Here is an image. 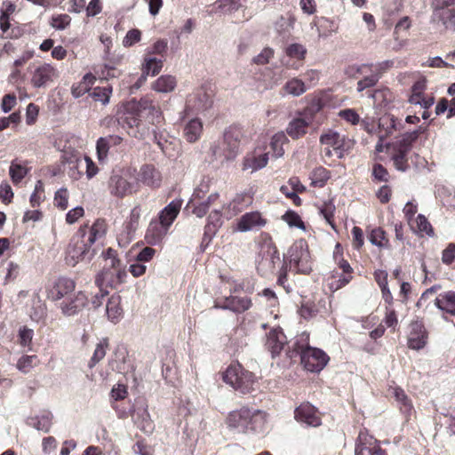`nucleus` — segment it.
<instances>
[{"instance_id": "58836bf2", "label": "nucleus", "mask_w": 455, "mask_h": 455, "mask_svg": "<svg viewBox=\"0 0 455 455\" xmlns=\"http://www.w3.org/2000/svg\"><path fill=\"white\" fill-rule=\"evenodd\" d=\"M310 186L323 188L331 178V172L323 166L315 167L310 173Z\"/></svg>"}, {"instance_id": "412c9836", "label": "nucleus", "mask_w": 455, "mask_h": 455, "mask_svg": "<svg viewBox=\"0 0 455 455\" xmlns=\"http://www.w3.org/2000/svg\"><path fill=\"white\" fill-rule=\"evenodd\" d=\"M428 333L421 321H413L410 324L408 335V347L411 349L419 350L425 347L427 343Z\"/></svg>"}, {"instance_id": "a19ab883", "label": "nucleus", "mask_w": 455, "mask_h": 455, "mask_svg": "<svg viewBox=\"0 0 455 455\" xmlns=\"http://www.w3.org/2000/svg\"><path fill=\"white\" fill-rule=\"evenodd\" d=\"M268 162V153L260 154L259 156H248L243 160V169H251L252 171L259 170L265 167Z\"/></svg>"}, {"instance_id": "13d9d810", "label": "nucleus", "mask_w": 455, "mask_h": 455, "mask_svg": "<svg viewBox=\"0 0 455 455\" xmlns=\"http://www.w3.org/2000/svg\"><path fill=\"white\" fill-rule=\"evenodd\" d=\"M363 78L357 83V91L363 92L367 88L373 87L379 82V75H375L372 71L366 75H363Z\"/></svg>"}, {"instance_id": "f3484780", "label": "nucleus", "mask_w": 455, "mask_h": 455, "mask_svg": "<svg viewBox=\"0 0 455 455\" xmlns=\"http://www.w3.org/2000/svg\"><path fill=\"white\" fill-rule=\"evenodd\" d=\"M267 224V220L259 211L245 212L236 220L235 230L248 232L259 230Z\"/></svg>"}, {"instance_id": "49530a36", "label": "nucleus", "mask_w": 455, "mask_h": 455, "mask_svg": "<svg viewBox=\"0 0 455 455\" xmlns=\"http://www.w3.org/2000/svg\"><path fill=\"white\" fill-rule=\"evenodd\" d=\"M109 348V340L108 338L102 339L100 343L97 344L96 348L91 357L88 366L92 369L98 363H100L106 355L107 350Z\"/></svg>"}, {"instance_id": "774afa93", "label": "nucleus", "mask_w": 455, "mask_h": 455, "mask_svg": "<svg viewBox=\"0 0 455 455\" xmlns=\"http://www.w3.org/2000/svg\"><path fill=\"white\" fill-rule=\"evenodd\" d=\"M275 52L270 47H265L260 53L253 58V62L257 65L267 64L274 57Z\"/></svg>"}, {"instance_id": "f257e3e1", "label": "nucleus", "mask_w": 455, "mask_h": 455, "mask_svg": "<svg viewBox=\"0 0 455 455\" xmlns=\"http://www.w3.org/2000/svg\"><path fill=\"white\" fill-rule=\"evenodd\" d=\"M309 341V333L303 331L296 336L286 355L291 360L299 356L300 363L307 371L319 373L330 362V356L321 348L311 347Z\"/></svg>"}, {"instance_id": "e2e57ef3", "label": "nucleus", "mask_w": 455, "mask_h": 455, "mask_svg": "<svg viewBox=\"0 0 455 455\" xmlns=\"http://www.w3.org/2000/svg\"><path fill=\"white\" fill-rule=\"evenodd\" d=\"M109 149H110V147L108 144L105 138H103V137L99 138L96 142V150H97L98 160L100 163H103L107 160Z\"/></svg>"}, {"instance_id": "4d7b16f0", "label": "nucleus", "mask_w": 455, "mask_h": 455, "mask_svg": "<svg viewBox=\"0 0 455 455\" xmlns=\"http://www.w3.org/2000/svg\"><path fill=\"white\" fill-rule=\"evenodd\" d=\"M282 219L290 226L295 227L300 229H305V224L301 220L300 216L294 211H287L282 217Z\"/></svg>"}, {"instance_id": "5fc2aeb1", "label": "nucleus", "mask_w": 455, "mask_h": 455, "mask_svg": "<svg viewBox=\"0 0 455 455\" xmlns=\"http://www.w3.org/2000/svg\"><path fill=\"white\" fill-rule=\"evenodd\" d=\"M369 240L372 244L379 247H386L388 245L386 232L381 228L372 229L369 235Z\"/></svg>"}, {"instance_id": "9d476101", "label": "nucleus", "mask_w": 455, "mask_h": 455, "mask_svg": "<svg viewBox=\"0 0 455 455\" xmlns=\"http://www.w3.org/2000/svg\"><path fill=\"white\" fill-rule=\"evenodd\" d=\"M334 259L339 267V270H333L329 278V288L332 291H338L347 285L353 278V268L348 261L342 257V248L337 243L334 251Z\"/></svg>"}, {"instance_id": "7ed1b4c3", "label": "nucleus", "mask_w": 455, "mask_h": 455, "mask_svg": "<svg viewBox=\"0 0 455 455\" xmlns=\"http://www.w3.org/2000/svg\"><path fill=\"white\" fill-rule=\"evenodd\" d=\"M267 413L264 411L242 406L230 411L225 423L229 429L242 434H259L266 429Z\"/></svg>"}, {"instance_id": "7c9ffc66", "label": "nucleus", "mask_w": 455, "mask_h": 455, "mask_svg": "<svg viewBox=\"0 0 455 455\" xmlns=\"http://www.w3.org/2000/svg\"><path fill=\"white\" fill-rule=\"evenodd\" d=\"M435 305L443 312L455 316V291H448L440 293L435 299Z\"/></svg>"}, {"instance_id": "0eeeda50", "label": "nucleus", "mask_w": 455, "mask_h": 455, "mask_svg": "<svg viewBox=\"0 0 455 455\" xmlns=\"http://www.w3.org/2000/svg\"><path fill=\"white\" fill-rule=\"evenodd\" d=\"M281 262L279 251L268 233L259 235V251L256 259V268L261 276L274 274L275 267Z\"/></svg>"}, {"instance_id": "37998d69", "label": "nucleus", "mask_w": 455, "mask_h": 455, "mask_svg": "<svg viewBox=\"0 0 455 455\" xmlns=\"http://www.w3.org/2000/svg\"><path fill=\"white\" fill-rule=\"evenodd\" d=\"M29 169L17 159L12 161L9 174L13 184H19L28 174Z\"/></svg>"}, {"instance_id": "dca6fc26", "label": "nucleus", "mask_w": 455, "mask_h": 455, "mask_svg": "<svg viewBox=\"0 0 455 455\" xmlns=\"http://www.w3.org/2000/svg\"><path fill=\"white\" fill-rule=\"evenodd\" d=\"M252 307V300L248 296L230 294L215 301L214 307L242 314Z\"/></svg>"}, {"instance_id": "1a4fd4ad", "label": "nucleus", "mask_w": 455, "mask_h": 455, "mask_svg": "<svg viewBox=\"0 0 455 455\" xmlns=\"http://www.w3.org/2000/svg\"><path fill=\"white\" fill-rule=\"evenodd\" d=\"M322 146H324L323 154L326 157H331L333 153L339 157L342 158L345 155L348 154L354 146V141L339 132L328 130L323 132L319 139Z\"/></svg>"}, {"instance_id": "09e8293b", "label": "nucleus", "mask_w": 455, "mask_h": 455, "mask_svg": "<svg viewBox=\"0 0 455 455\" xmlns=\"http://www.w3.org/2000/svg\"><path fill=\"white\" fill-rule=\"evenodd\" d=\"M214 213L216 215L215 220H213L214 217L212 214L208 217V222L204 227V233L203 237L204 243H209L211 242L220 225V217L219 216V212H215Z\"/></svg>"}, {"instance_id": "864d4df0", "label": "nucleus", "mask_w": 455, "mask_h": 455, "mask_svg": "<svg viewBox=\"0 0 455 455\" xmlns=\"http://www.w3.org/2000/svg\"><path fill=\"white\" fill-rule=\"evenodd\" d=\"M285 140L286 138L283 134H275L273 136L270 142V149L274 157L278 158L283 156L284 149L283 148V145Z\"/></svg>"}, {"instance_id": "6ab92c4d", "label": "nucleus", "mask_w": 455, "mask_h": 455, "mask_svg": "<svg viewBox=\"0 0 455 455\" xmlns=\"http://www.w3.org/2000/svg\"><path fill=\"white\" fill-rule=\"evenodd\" d=\"M213 92L206 84L196 89L188 99V107L196 111H204L212 105Z\"/></svg>"}, {"instance_id": "c85d7f7f", "label": "nucleus", "mask_w": 455, "mask_h": 455, "mask_svg": "<svg viewBox=\"0 0 455 455\" xmlns=\"http://www.w3.org/2000/svg\"><path fill=\"white\" fill-rule=\"evenodd\" d=\"M242 137L241 130L237 127H229L224 133V143L227 145L226 158L233 159L235 157Z\"/></svg>"}, {"instance_id": "ea45409f", "label": "nucleus", "mask_w": 455, "mask_h": 455, "mask_svg": "<svg viewBox=\"0 0 455 455\" xmlns=\"http://www.w3.org/2000/svg\"><path fill=\"white\" fill-rule=\"evenodd\" d=\"M393 395L395 398V401L397 402L400 411L403 414L410 415L413 406L411 399L405 394L404 390L399 387H395L393 389Z\"/></svg>"}, {"instance_id": "e433bc0d", "label": "nucleus", "mask_w": 455, "mask_h": 455, "mask_svg": "<svg viewBox=\"0 0 455 455\" xmlns=\"http://www.w3.org/2000/svg\"><path fill=\"white\" fill-rule=\"evenodd\" d=\"M177 85V80L175 76L171 75H163L159 76L153 84L152 89L157 92H171Z\"/></svg>"}, {"instance_id": "b1692460", "label": "nucleus", "mask_w": 455, "mask_h": 455, "mask_svg": "<svg viewBox=\"0 0 455 455\" xmlns=\"http://www.w3.org/2000/svg\"><path fill=\"white\" fill-rule=\"evenodd\" d=\"M255 193L256 189L252 187L243 192L237 193L228 204V210L231 212L233 215H237L242 212L252 204Z\"/></svg>"}, {"instance_id": "72a5a7b5", "label": "nucleus", "mask_w": 455, "mask_h": 455, "mask_svg": "<svg viewBox=\"0 0 455 455\" xmlns=\"http://www.w3.org/2000/svg\"><path fill=\"white\" fill-rule=\"evenodd\" d=\"M164 66L162 59L156 57L146 56L142 64V78L147 79V76H156L160 73Z\"/></svg>"}, {"instance_id": "79ce46f5", "label": "nucleus", "mask_w": 455, "mask_h": 455, "mask_svg": "<svg viewBox=\"0 0 455 455\" xmlns=\"http://www.w3.org/2000/svg\"><path fill=\"white\" fill-rule=\"evenodd\" d=\"M320 213L323 215L326 222L331 227L334 231H337V225L335 223V211L336 206L332 199L324 201L319 207Z\"/></svg>"}, {"instance_id": "3c124183", "label": "nucleus", "mask_w": 455, "mask_h": 455, "mask_svg": "<svg viewBox=\"0 0 455 455\" xmlns=\"http://www.w3.org/2000/svg\"><path fill=\"white\" fill-rule=\"evenodd\" d=\"M112 92V86L110 85L97 86L90 95L95 101H100L103 105H107L109 102Z\"/></svg>"}, {"instance_id": "2eb2a0df", "label": "nucleus", "mask_w": 455, "mask_h": 455, "mask_svg": "<svg viewBox=\"0 0 455 455\" xmlns=\"http://www.w3.org/2000/svg\"><path fill=\"white\" fill-rule=\"evenodd\" d=\"M355 455H387L379 442L369 435L366 429L360 430L356 442Z\"/></svg>"}, {"instance_id": "bb28decb", "label": "nucleus", "mask_w": 455, "mask_h": 455, "mask_svg": "<svg viewBox=\"0 0 455 455\" xmlns=\"http://www.w3.org/2000/svg\"><path fill=\"white\" fill-rule=\"evenodd\" d=\"M80 228H84L86 242L89 244H93L105 237L108 231V223L105 219L99 218L91 227L85 224Z\"/></svg>"}, {"instance_id": "4be33fe9", "label": "nucleus", "mask_w": 455, "mask_h": 455, "mask_svg": "<svg viewBox=\"0 0 455 455\" xmlns=\"http://www.w3.org/2000/svg\"><path fill=\"white\" fill-rule=\"evenodd\" d=\"M137 180L144 186L156 189L161 187L163 176L154 164H146L140 168Z\"/></svg>"}, {"instance_id": "a211bd4d", "label": "nucleus", "mask_w": 455, "mask_h": 455, "mask_svg": "<svg viewBox=\"0 0 455 455\" xmlns=\"http://www.w3.org/2000/svg\"><path fill=\"white\" fill-rule=\"evenodd\" d=\"M294 419L307 427H316L322 424V418L317 408L308 402L302 403L294 411Z\"/></svg>"}, {"instance_id": "c9c22d12", "label": "nucleus", "mask_w": 455, "mask_h": 455, "mask_svg": "<svg viewBox=\"0 0 455 455\" xmlns=\"http://www.w3.org/2000/svg\"><path fill=\"white\" fill-rule=\"evenodd\" d=\"M96 81V77L92 73L85 74L82 80L74 84L71 88V93L75 98H79L90 91Z\"/></svg>"}, {"instance_id": "4468645a", "label": "nucleus", "mask_w": 455, "mask_h": 455, "mask_svg": "<svg viewBox=\"0 0 455 455\" xmlns=\"http://www.w3.org/2000/svg\"><path fill=\"white\" fill-rule=\"evenodd\" d=\"M455 0H432L433 17L447 29L455 30Z\"/></svg>"}, {"instance_id": "a18cd8bd", "label": "nucleus", "mask_w": 455, "mask_h": 455, "mask_svg": "<svg viewBox=\"0 0 455 455\" xmlns=\"http://www.w3.org/2000/svg\"><path fill=\"white\" fill-rule=\"evenodd\" d=\"M410 226L415 232L425 234L428 236H434L435 235L434 228H432L430 222L422 214H419L415 220L411 222Z\"/></svg>"}, {"instance_id": "2f4dec72", "label": "nucleus", "mask_w": 455, "mask_h": 455, "mask_svg": "<svg viewBox=\"0 0 455 455\" xmlns=\"http://www.w3.org/2000/svg\"><path fill=\"white\" fill-rule=\"evenodd\" d=\"M107 315L108 318L116 323H118L124 315L123 307H121V296L118 294H113L108 300L107 303Z\"/></svg>"}, {"instance_id": "4c0bfd02", "label": "nucleus", "mask_w": 455, "mask_h": 455, "mask_svg": "<svg viewBox=\"0 0 455 455\" xmlns=\"http://www.w3.org/2000/svg\"><path fill=\"white\" fill-rule=\"evenodd\" d=\"M282 90L285 94L299 97L307 92V86L301 79L293 77L284 84Z\"/></svg>"}, {"instance_id": "c756f323", "label": "nucleus", "mask_w": 455, "mask_h": 455, "mask_svg": "<svg viewBox=\"0 0 455 455\" xmlns=\"http://www.w3.org/2000/svg\"><path fill=\"white\" fill-rule=\"evenodd\" d=\"M286 344V337L283 331L272 329L267 335L266 347L271 353L272 357L280 355Z\"/></svg>"}, {"instance_id": "052dcab7", "label": "nucleus", "mask_w": 455, "mask_h": 455, "mask_svg": "<svg viewBox=\"0 0 455 455\" xmlns=\"http://www.w3.org/2000/svg\"><path fill=\"white\" fill-rule=\"evenodd\" d=\"M371 71V66L369 64H362V65H349L346 70L345 74L352 78H357L359 76L366 75Z\"/></svg>"}, {"instance_id": "39448f33", "label": "nucleus", "mask_w": 455, "mask_h": 455, "mask_svg": "<svg viewBox=\"0 0 455 455\" xmlns=\"http://www.w3.org/2000/svg\"><path fill=\"white\" fill-rule=\"evenodd\" d=\"M180 208L181 202L173 200L160 211L156 218L151 220L145 235L148 244L157 245L162 243L178 217Z\"/></svg>"}, {"instance_id": "338daca9", "label": "nucleus", "mask_w": 455, "mask_h": 455, "mask_svg": "<svg viewBox=\"0 0 455 455\" xmlns=\"http://www.w3.org/2000/svg\"><path fill=\"white\" fill-rule=\"evenodd\" d=\"M141 40V32L137 28L129 30L123 40L124 47H131Z\"/></svg>"}, {"instance_id": "393cba45", "label": "nucleus", "mask_w": 455, "mask_h": 455, "mask_svg": "<svg viewBox=\"0 0 455 455\" xmlns=\"http://www.w3.org/2000/svg\"><path fill=\"white\" fill-rule=\"evenodd\" d=\"M108 188L111 196L120 199L133 193L132 183L119 174L110 176Z\"/></svg>"}, {"instance_id": "423d86ee", "label": "nucleus", "mask_w": 455, "mask_h": 455, "mask_svg": "<svg viewBox=\"0 0 455 455\" xmlns=\"http://www.w3.org/2000/svg\"><path fill=\"white\" fill-rule=\"evenodd\" d=\"M427 127L419 126L417 130L405 132L400 140L394 142L389 148L390 158L397 171L406 172L410 168L408 155L418 140L424 136L427 140Z\"/></svg>"}, {"instance_id": "5701e85b", "label": "nucleus", "mask_w": 455, "mask_h": 455, "mask_svg": "<svg viewBox=\"0 0 455 455\" xmlns=\"http://www.w3.org/2000/svg\"><path fill=\"white\" fill-rule=\"evenodd\" d=\"M76 289V283L68 277H59L47 290V298L57 301L72 293Z\"/></svg>"}, {"instance_id": "f8f14e48", "label": "nucleus", "mask_w": 455, "mask_h": 455, "mask_svg": "<svg viewBox=\"0 0 455 455\" xmlns=\"http://www.w3.org/2000/svg\"><path fill=\"white\" fill-rule=\"evenodd\" d=\"M92 246V244L86 242L84 228H79L70 239L67 252L76 262L84 259H91L95 254Z\"/></svg>"}, {"instance_id": "cd10ccee", "label": "nucleus", "mask_w": 455, "mask_h": 455, "mask_svg": "<svg viewBox=\"0 0 455 455\" xmlns=\"http://www.w3.org/2000/svg\"><path fill=\"white\" fill-rule=\"evenodd\" d=\"M284 52L287 57L294 60L291 63L287 62L285 66L291 69H299L304 63L307 51L303 44L293 43L286 46Z\"/></svg>"}, {"instance_id": "0e129e2a", "label": "nucleus", "mask_w": 455, "mask_h": 455, "mask_svg": "<svg viewBox=\"0 0 455 455\" xmlns=\"http://www.w3.org/2000/svg\"><path fill=\"white\" fill-rule=\"evenodd\" d=\"M318 313V308L316 305L312 301H306L302 303L299 308V315L304 319H310L315 316Z\"/></svg>"}, {"instance_id": "6e6552de", "label": "nucleus", "mask_w": 455, "mask_h": 455, "mask_svg": "<svg viewBox=\"0 0 455 455\" xmlns=\"http://www.w3.org/2000/svg\"><path fill=\"white\" fill-rule=\"evenodd\" d=\"M222 380L242 395L254 391L256 376L240 363H232L222 373Z\"/></svg>"}, {"instance_id": "ddd939ff", "label": "nucleus", "mask_w": 455, "mask_h": 455, "mask_svg": "<svg viewBox=\"0 0 455 455\" xmlns=\"http://www.w3.org/2000/svg\"><path fill=\"white\" fill-rule=\"evenodd\" d=\"M130 415L134 425L142 432L145 434L153 433L155 424L148 412V405L146 398L138 397L135 399L133 409Z\"/></svg>"}, {"instance_id": "680f3d73", "label": "nucleus", "mask_w": 455, "mask_h": 455, "mask_svg": "<svg viewBox=\"0 0 455 455\" xmlns=\"http://www.w3.org/2000/svg\"><path fill=\"white\" fill-rule=\"evenodd\" d=\"M54 204L60 210H66L68 205V192L65 188H61L55 193Z\"/></svg>"}, {"instance_id": "20e7f679", "label": "nucleus", "mask_w": 455, "mask_h": 455, "mask_svg": "<svg viewBox=\"0 0 455 455\" xmlns=\"http://www.w3.org/2000/svg\"><path fill=\"white\" fill-rule=\"evenodd\" d=\"M105 260L102 270L95 276V285L100 289H116L124 283L127 277L125 267L118 258L117 251L112 248L103 251L101 253Z\"/></svg>"}, {"instance_id": "69168bd1", "label": "nucleus", "mask_w": 455, "mask_h": 455, "mask_svg": "<svg viewBox=\"0 0 455 455\" xmlns=\"http://www.w3.org/2000/svg\"><path fill=\"white\" fill-rule=\"evenodd\" d=\"M167 48H168V45H167L166 40H164V39L157 40L156 42H155L153 44V45L150 48L148 49L146 56H150L152 54H158V55H161L162 57H164L167 52Z\"/></svg>"}, {"instance_id": "a878e982", "label": "nucleus", "mask_w": 455, "mask_h": 455, "mask_svg": "<svg viewBox=\"0 0 455 455\" xmlns=\"http://www.w3.org/2000/svg\"><path fill=\"white\" fill-rule=\"evenodd\" d=\"M88 298L83 291L76 292L72 298H67L60 304L61 312L68 316L75 315L87 304Z\"/></svg>"}, {"instance_id": "aec40b11", "label": "nucleus", "mask_w": 455, "mask_h": 455, "mask_svg": "<svg viewBox=\"0 0 455 455\" xmlns=\"http://www.w3.org/2000/svg\"><path fill=\"white\" fill-rule=\"evenodd\" d=\"M59 76L58 70L49 63H43L36 67L31 75V84L35 88H41L52 83Z\"/></svg>"}, {"instance_id": "6e6d98bb", "label": "nucleus", "mask_w": 455, "mask_h": 455, "mask_svg": "<svg viewBox=\"0 0 455 455\" xmlns=\"http://www.w3.org/2000/svg\"><path fill=\"white\" fill-rule=\"evenodd\" d=\"M34 337V331L32 329L27 326H22L19 330L18 333V343L23 347H28L31 350L32 339Z\"/></svg>"}, {"instance_id": "9b49d317", "label": "nucleus", "mask_w": 455, "mask_h": 455, "mask_svg": "<svg viewBox=\"0 0 455 455\" xmlns=\"http://www.w3.org/2000/svg\"><path fill=\"white\" fill-rule=\"evenodd\" d=\"M283 260H287L289 269L293 267L297 273L308 275L312 271V261L307 247H304L302 243L292 245L288 251V256Z\"/></svg>"}, {"instance_id": "de8ad7c7", "label": "nucleus", "mask_w": 455, "mask_h": 455, "mask_svg": "<svg viewBox=\"0 0 455 455\" xmlns=\"http://www.w3.org/2000/svg\"><path fill=\"white\" fill-rule=\"evenodd\" d=\"M142 213V207L140 204H136L130 212L129 217L125 220V229L128 234L135 232L139 228L140 220Z\"/></svg>"}, {"instance_id": "bf43d9fd", "label": "nucleus", "mask_w": 455, "mask_h": 455, "mask_svg": "<svg viewBox=\"0 0 455 455\" xmlns=\"http://www.w3.org/2000/svg\"><path fill=\"white\" fill-rule=\"evenodd\" d=\"M371 175L373 181L378 182H387L390 178L388 171L381 164H373Z\"/></svg>"}, {"instance_id": "f03ea898", "label": "nucleus", "mask_w": 455, "mask_h": 455, "mask_svg": "<svg viewBox=\"0 0 455 455\" xmlns=\"http://www.w3.org/2000/svg\"><path fill=\"white\" fill-rule=\"evenodd\" d=\"M158 112L159 108L149 98L132 100L124 105L123 111L118 114L117 122L130 136L140 138L142 120Z\"/></svg>"}, {"instance_id": "603ef678", "label": "nucleus", "mask_w": 455, "mask_h": 455, "mask_svg": "<svg viewBox=\"0 0 455 455\" xmlns=\"http://www.w3.org/2000/svg\"><path fill=\"white\" fill-rule=\"evenodd\" d=\"M71 17L67 13L54 14L49 20V25L56 30H64L70 26Z\"/></svg>"}, {"instance_id": "c03bdc74", "label": "nucleus", "mask_w": 455, "mask_h": 455, "mask_svg": "<svg viewBox=\"0 0 455 455\" xmlns=\"http://www.w3.org/2000/svg\"><path fill=\"white\" fill-rule=\"evenodd\" d=\"M379 126L385 127L386 132L384 135H380V139L387 137L393 134L395 131H400L403 127L402 120L395 117L394 116H388L382 117L379 120Z\"/></svg>"}, {"instance_id": "473e14b6", "label": "nucleus", "mask_w": 455, "mask_h": 455, "mask_svg": "<svg viewBox=\"0 0 455 455\" xmlns=\"http://www.w3.org/2000/svg\"><path fill=\"white\" fill-rule=\"evenodd\" d=\"M309 123L303 117L292 119L286 129L287 134L293 140L303 137L307 132Z\"/></svg>"}, {"instance_id": "f704fd0d", "label": "nucleus", "mask_w": 455, "mask_h": 455, "mask_svg": "<svg viewBox=\"0 0 455 455\" xmlns=\"http://www.w3.org/2000/svg\"><path fill=\"white\" fill-rule=\"evenodd\" d=\"M203 132V124L198 118L190 120L184 127L183 136L187 141L193 143L199 140Z\"/></svg>"}, {"instance_id": "8fccbe9b", "label": "nucleus", "mask_w": 455, "mask_h": 455, "mask_svg": "<svg viewBox=\"0 0 455 455\" xmlns=\"http://www.w3.org/2000/svg\"><path fill=\"white\" fill-rule=\"evenodd\" d=\"M40 363V360L37 355H22L16 363L17 369L23 372H29L34 367L37 366Z\"/></svg>"}]
</instances>
